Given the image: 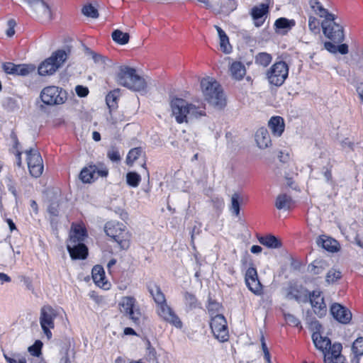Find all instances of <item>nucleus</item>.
<instances>
[{
  "label": "nucleus",
  "mask_w": 363,
  "mask_h": 363,
  "mask_svg": "<svg viewBox=\"0 0 363 363\" xmlns=\"http://www.w3.org/2000/svg\"><path fill=\"white\" fill-rule=\"evenodd\" d=\"M210 326L216 339L220 342L227 341L228 339V329L227 322L223 315L218 314L212 317Z\"/></svg>",
  "instance_id": "nucleus-12"
},
{
  "label": "nucleus",
  "mask_w": 363,
  "mask_h": 363,
  "mask_svg": "<svg viewBox=\"0 0 363 363\" xmlns=\"http://www.w3.org/2000/svg\"><path fill=\"white\" fill-rule=\"evenodd\" d=\"M33 9L40 16L48 18L51 17V11L48 5L43 0H25Z\"/></svg>",
  "instance_id": "nucleus-20"
},
{
  "label": "nucleus",
  "mask_w": 363,
  "mask_h": 363,
  "mask_svg": "<svg viewBox=\"0 0 363 363\" xmlns=\"http://www.w3.org/2000/svg\"><path fill=\"white\" fill-rule=\"evenodd\" d=\"M259 243L269 248L277 249L281 247V242L278 238L272 235H269L258 238Z\"/></svg>",
  "instance_id": "nucleus-31"
},
{
  "label": "nucleus",
  "mask_w": 363,
  "mask_h": 363,
  "mask_svg": "<svg viewBox=\"0 0 363 363\" xmlns=\"http://www.w3.org/2000/svg\"><path fill=\"white\" fill-rule=\"evenodd\" d=\"M35 67L33 65L22 64L16 65L15 75L27 76L35 72Z\"/></svg>",
  "instance_id": "nucleus-32"
},
{
  "label": "nucleus",
  "mask_w": 363,
  "mask_h": 363,
  "mask_svg": "<svg viewBox=\"0 0 363 363\" xmlns=\"http://www.w3.org/2000/svg\"><path fill=\"white\" fill-rule=\"evenodd\" d=\"M323 248L330 252H337L339 250V244L335 239L327 236H321L317 241Z\"/></svg>",
  "instance_id": "nucleus-25"
},
{
  "label": "nucleus",
  "mask_w": 363,
  "mask_h": 363,
  "mask_svg": "<svg viewBox=\"0 0 363 363\" xmlns=\"http://www.w3.org/2000/svg\"><path fill=\"white\" fill-rule=\"evenodd\" d=\"M334 362H335V358L331 354H330L329 353L325 354V356H324V362L325 363H334Z\"/></svg>",
  "instance_id": "nucleus-64"
},
{
  "label": "nucleus",
  "mask_w": 363,
  "mask_h": 363,
  "mask_svg": "<svg viewBox=\"0 0 363 363\" xmlns=\"http://www.w3.org/2000/svg\"><path fill=\"white\" fill-rule=\"evenodd\" d=\"M148 290L155 303L158 315L167 323L177 328H182V322L174 310L167 304L165 296L160 286L156 284H150Z\"/></svg>",
  "instance_id": "nucleus-1"
},
{
  "label": "nucleus",
  "mask_w": 363,
  "mask_h": 363,
  "mask_svg": "<svg viewBox=\"0 0 363 363\" xmlns=\"http://www.w3.org/2000/svg\"><path fill=\"white\" fill-rule=\"evenodd\" d=\"M16 23L13 19H9L7 21L8 28L6 30V34L8 37H12L15 34V26Z\"/></svg>",
  "instance_id": "nucleus-53"
},
{
  "label": "nucleus",
  "mask_w": 363,
  "mask_h": 363,
  "mask_svg": "<svg viewBox=\"0 0 363 363\" xmlns=\"http://www.w3.org/2000/svg\"><path fill=\"white\" fill-rule=\"evenodd\" d=\"M220 47L224 53L229 54L232 51V47L229 43L228 35L225 38L220 39Z\"/></svg>",
  "instance_id": "nucleus-49"
},
{
  "label": "nucleus",
  "mask_w": 363,
  "mask_h": 363,
  "mask_svg": "<svg viewBox=\"0 0 363 363\" xmlns=\"http://www.w3.org/2000/svg\"><path fill=\"white\" fill-rule=\"evenodd\" d=\"M329 348L330 350L328 353L335 358V361L339 359V357H345L344 356L341 355L342 346L340 343H334L333 345H330Z\"/></svg>",
  "instance_id": "nucleus-42"
},
{
  "label": "nucleus",
  "mask_w": 363,
  "mask_h": 363,
  "mask_svg": "<svg viewBox=\"0 0 363 363\" xmlns=\"http://www.w3.org/2000/svg\"><path fill=\"white\" fill-rule=\"evenodd\" d=\"M129 34L128 33H123L120 30H115L112 33L113 40L121 45H125L128 43L129 40Z\"/></svg>",
  "instance_id": "nucleus-35"
},
{
  "label": "nucleus",
  "mask_w": 363,
  "mask_h": 363,
  "mask_svg": "<svg viewBox=\"0 0 363 363\" xmlns=\"http://www.w3.org/2000/svg\"><path fill=\"white\" fill-rule=\"evenodd\" d=\"M116 79L119 85L134 91H146L147 83L145 79L137 74L135 69L133 67L121 66Z\"/></svg>",
  "instance_id": "nucleus-4"
},
{
  "label": "nucleus",
  "mask_w": 363,
  "mask_h": 363,
  "mask_svg": "<svg viewBox=\"0 0 363 363\" xmlns=\"http://www.w3.org/2000/svg\"><path fill=\"white\" fill-rule=\"evenodd\" d=\"M354 240L355 243L363 248V235L357 233Z\"/></svg>",
  "instance_id": "nucleus-62"
},
{
  "label": "nucleus",
  "mask_w": 363,
  "mask_h": 363,
  "mask_svg": "<svg viewBox=\"0 0 363 363\" xmlns=\"http://www.w3.org/2000/svg\"><path fill=\"white\" fill-rule=\"evenodd\" d=\"M107 156L112 162H118L121 160L120 153L118 150L114 147L108 151Z\"/></svg>",
  "instance_id": "nucleus-52"
},
{
  "label": "nucleus",
  "mask_w": 363,
  "mask_h": 363,
  "mask_svg": "<svg viewBox=\"0 0 363 363\" xmlns=\"http://www.w3.org/2000/svg\"><path fill=\"white\" fill-rule=\"evenodd\" d=\"M86 52L91 57L95 63L106 64V61L108 60L106 57L96 53L87 48H86Z\"/></svg>",
  "instance_id": "nucleus-45"
},
{
  "label": "nucleus",
  "mask_w": 363,
  "mask_h": 363,
  "mask_svg": "<svg viewBox=\"0 0 363 363\" xmlns=\"http://www.w3.org/2000/svg\"><path fill=\"white\" fill-rule=\"evenodd\" d=\"M242 201V198L238 193H234L231 196V205L230 210L231 213L235 216L240 215V203Z\"/></svg>",
  "instance_id": "nucleus-34"
},
{
  "label": "nucleus",
  "mask_w": 363,
  "mask_h": 363,
  "mask_svg": "<svg viewBox=\"0 0 363 363\" xmlns=\"http://www.w3.org/2000/svg\"><path fill=\"white\" fill-rule=\"evenodd\" d=\"M59 203L52 202L48 207V212L51 216H57L59 215Z\"/></svg>",
  "instance_id": "nucleus-56"
},
{
  "label": "nucleus",
  "mask_w": 363,
  "mask_h": 363,
  "mask_svg": "<svg viewBox=\"0 0 363 363\" xmlns=\"http://www.w3.org/2000/svg\"><path fill=\"white\" fill-rule=\"evenodd\" d=\"M146 359L152 363H159L157 360V352L150 345V341L146 343Z\"/></svg>",
  "instance_id": "nucleus-37"
},
{
  "label": "nucleus",
  "mask_w": 363,
  "mask_h": 363,
  "mask_svg": "<svg viewBox=\"0 0 363 363\" xmlns=\"http://www.w3.org/2000/svg\"><path fill=\"white\" fill-rule=\"evenodd\" d=\"M312 340L315 347L323 352L326 350L330 345V340L328 337H323L319 333H313Z\"/></svg>",
  "instance_id": "nucleus-29"
},
{
  "label": "nucleus",
  "mask_w": 363,
  "mask_h": 363,
  "mask_svg": "<svg viewBox=\"0 0 363 363\" xmlns=\"http://www.w3.org/2000/svg\"><path fill=\"white\" fill-rule=\"evenodd\" d=\"M43 343L40 340H36L35 343L28 347V351L31 355L34 357H39L41 354V348Z\"/></svg>",
  "instance_id": "nucleus-46"
},
{
  "label": "nucleus",
  "mask_w": 363,
  "mask_h": 363,
  "mask_svg": "<svg viewBox=\"0 0 363 363\" xmlns=\"http://www.w3.org/2000/svg\"><path fill=\"white\" fill-rule=\"evenodd\" d=\"M308 4L311 11L314 13V14L318 16L320 18L327 19V18H331L333 15V13H329L328 11L324 8L318 0H309Z\"/></svg>",
  "instance_id": "nucleus-22"
},
{
  "label": "nucleus",
  "mask_w": 363,
  "mask_h": 363,
  "mask_svg": "<svg viewBox=\"0 0 363 363\" xmlns=\"http://www.w3.org/2000/svg\"><path fill=\"white\" fill-rule=\"evenodd\" d=\"M143 150L141 147H135L131 149L126 157V163L128 165H132L133 162L140 157L142 154Z\"/></svg>",
  "instance_id": "nucleus-38"
},
{
  "label": "nucleus",
  "mask_w": 363,
  "mask_h": 363,
  "mask_svg": "<svg viewBox=\"0 0 363 363\" xmlns=\"http://www.w3.org/2000/svg\"><path fill=\"white\" fill-rule=\"evenodd\" d=\"M293 203L291 196L286 194H280L277 196L275 206L279 210H289Z\"/></svg>",
  "instance_id": "nucleus-27"
},
{
  "label": "nucleus",
  "mask_w": 363,
  "mask_h": 363,
  "mask_svg": "<svg viewBox=\"0 0 363 363\" xmlns=\"http://www.w3.org/2000/svg\"><path fill=\"white\" fill-rule=\"evenodd\" d=\"M306 320L307 323H310V324L314 329L318 330L321 328V325L318 320H313L310 322V320L308 318H306Z\"/></svg>",
  "instance_id": "nucleus-61"
},
{
  "label": "nucleus",
  "mask_w": 363,
  "mask_h": 363,
  "mask_svg": "<svg viewBox=\"0 0 363 363\" xmlns=\"http://www.w3.org/2000/svg\"><path fill=\"white\" fill-rule=\"evenodd\" d=\"M289 74V65L284 61L275 62L267 72L269 84L279 86L284 84Z\"/></svg>",
  "instance_id": "nucleus-9"
},
{
  "label": "nucleus",
  "mask_w": 363,
  "mask_h": 363,
  "mask_svg": "<svg viewBox=\"0 0 363 363\" xmlns=\"http://www.w3.org/2000/svg\"><path fill=\"white\" fill-rule=\"evenodd\" d=\"M230 76L235 80H241L246 74L245 65L241 62H233L229 67Z\"/></svg>",
  "instance_id": "nucleus-23"
},
{
  "label": "nucleus",
  "mask_w": 363,
  "mask_h": 363,
  "mask_svg": "<svg viewBox=\"0 0 363 363\" xmlns=\"http://www.w3.org/2000/svg\"><path fill=\"white\" fill-rule=\"evenodd\" d=\"M330 311L333 317L340 323L347 324L352 319V313L340 303H333Z\"/></svg>",
  "instance_id": "nucleus-16"
},
{
  "label": "nucleus",
  "mask_w": 363,
  "mask_h": 363,
  "mask_svg": "<svg viewBox=\"0 0 363 363\" xmlns=\"http://www.w3.org/2000/svg\"><path fill=\"white\" fill-rule=\"evenodd\" d=\"M2 69L6 74L15 75V64L12 62H5L2 65Z\"/></svg>",
  "instance_id": "nucleus-54"
},
{
  "label": "nucleus",
  "mask_w": 363,
  "mask_h": 363,
  "mask_svg": "<svg viewBox=\"0 0 363 363\" xmlns=\"http://www.w3.org/2000/svg\"><path fill=\"white\" fill-rule=\"evenodd\" d=\"M286 298L289 300H295L297 302L307 303L308 301V291L297 285H290L286 289Z\"/></svg>",
  "instance_id": "nucleus-17"
},
{
  "label": "nucleus",
  "mask_w": 363,
  "mask_h": 363,
  "mask_svg": "<svg viewBox=\"0 0 363 363\" xmlns=\"http://www.w3.org/2000/svg\"><path fill=\"white\" fill-rule=\"evenodd\" d=\"M308 301L313 309L314 313L319 317L322 318L327 313V306L324 301V298L321 296L319 291H313L308 294Z\"/></svg>",
  "instance_id": "nucleus-15"
},
{
  "label": "nucleus",
  "mask_w": 363,
  "mask_h": 363,
  "mask_svg": "<svg viewBox=\"0 0 363 363\" xmlns=\"http://www.w3.org/2000/svg\"><path fill=\"white\" fill-rule=\"evenodd\" d=\"M104 232L118 245L121 250H127L130 247V234L123 223L113 220L108 221L105 224Z\"/></svg>",
  "instance_id": "nucleus-6"
},
{
  "label": "nucleus",
  "mask_w": 363,
  "mask_h": 363,
  "mask_svg": "<svg viewBox=\"0 0 363 363\" xmlns=\"http://www.w3.org/2000/svg\"><path fill=\"white\" fill-rule=\"evenodd\" d=\"M96 164H90L82 169L79 178L84 183H90L96 179Z\"/></svg>",
  "instance_id": "nucleus-28"
},
{
  "label": "nucleus",
  "mask_w": 363,
  "mask_h": 363,
  "mask_svg": "<svg viewBox=\"0 0 363 363\" xmlns=\"http://www.w3.org/2000/svg\"><path fill=\"white\" fill-rule=\"evenodd\" d=\"M57 315V311L50 306H44L40 310V324L48 340L52 337L50 329L55 327L54 320Z\"/></svg>",
  "instance_id": "nucleus-11"
},
{
  "label": "nucleus",
  "mask_w": 363,
  "mask_h": 363,
  "mask_svg": "<svg viewBox=\"0 0 363 363\" xmlns=\"http://www.w3.org/2000/svg\"><path fill=\"white\" fill-rule=\"evenodd\" d=\"M220 307V306L218 302L213 301L211 298L208 300L207 308L209 312L212 313L211 315L213 314L214 312L218 311Z\"/></svg>",
  "instance_id": "nucleus-55"
},
{
  "label": "nucleus",
  "mask_w": 363,
  "mask_h": 363,
  "mask_svg": "<svg viewBox=\"0 0 363 363\" xmlns=\"http://www.w3.org/2000/svg\"><path fill=\"white\" fill-rule=\"evenodd\" d=\"M335 19L334 14L331 18L324 19L321 23V27L326 38L334 43H340L344 39L343 28L335 21Z\"/></svg>",
  "instance_id": "nucleus-10"
},
{
  "label": "nucleus",
  "mask_w": 363,
  "mask_h": 363,
  "mask_svg": "<svg viewBox=\"0 0 363 363\" xmlns=\"http://www.w3.org/2000/svg\"><path fill=\"white\" fill-rule=\"evenodd\" d=\"M40 96L45 104L54 106L64 104L67 99V94L59 86H49L41 91Z\"/></svg>",
  "instance_id": "nucleus-8"
},
{
  "label": "nucleus",
  "mask_w": 363,
  "mask_h": 363,
  "mask_svg": "<svg viewBox=\"0 0 363 363\" xmlns=\"http://www.w3.org/2000/svg\"><path fill=\"white\" fill-rule=\"evenodd\" d=\"M269 6L267 4H261L255 6L251 10V16L256 27L261 26L264 23L263 18L268 13Z\"/></svg>",
  "instance_id": "nucleus-19"
},
{
  "label": "nucleus",
  "mask_w": 363,
  "mask_h": 363,
  "mask_svg": "<svg viewBox=\"0 0 363 363\" xmlns=\"http://www.w3.org/2000/svg\"><path fill=\"white\" fill-rule=\"evenodd\" d=\"M4 357L9 363H27L26 357L19 354H14L13 357H10L4 354Z\"/></svg>",
  "instance_id": "nucleus-50"
},
{
  "label": "nucleus",
  "mask_w": 363,
  "mask_h": 363,
  "mask_svg": "<svg viewBox=\"0 0 363 363\" xmlns=\"http://www.w3.org/2000/svg\"><path fill=\"white\" fill-rule=\"evenodd\" d=\"M119 90L116 89L110 91L106 97V101L109 108L114 107L116 105Z\"/></svg>",
  "instance_id": "nucleus-43"
},
{
  "label": "nucleus",
  "mask_w": 363,
  "mask_h": 363,
  "mask_svg": "<svg viewBox=\"0 0 363 363\" xmlns=\"http://www.w3.org/2000/svg\"><path fill=\"white\" fill-rule=\"evenodd\" d=\"M337 51L342 55L347 54L348 52V45L347 44L337 45Z\"/></svg>",
  "instance_id": "nucleus-60"
},
{
  "label": "nucleus",
  "mask_w": 363,
  "mask_h": 363,
  "mask_svg": "<svg viewBox=\"0 0 363 363\" xmlns=\"http://www.w3.org/2000/svg\"><path fill=\"white\" fill-rule=\"evenodd\" d=\"M245 283L248 289L254 294H259L262 291V285L258 279L257 272L255 268L249 267L245 273Z\"/></svg>",
  "instance_id": "nucleus-18"
},
{
  "label": "nucleus",
  "mask_w": 363,
  "mask_h": 363,
  "mask_svg": "<svg viewBox=\"0 0 363 363\" xmlns=\"http://www.w3.org/2000/svg\"><path fill=\"white\" fill-rule=\"evenodd\" d=\"M96 179L99 177H106L108 175V169L102 164L96 165Z\"/></svg>",
  "instance_id": "nucleus-57"
},
{
  "label": "nucleus",
  "mask_w": 363,
  "mask_h": 363,
  "mask_svg": "<svg viewBox=\"0 0 363 363\" xmlns=\"http://www.w3.org/2000/svg\"><path fill=\"white\" fill-rule=\"evenodd\" d=\"M284 315L288 324L294 327H298L300 325L301 323L299 320L293 314L284 313Z\"/></svg>",
  "instance_id": "nucleus-51"
},
{
  "label": "nucleus",
  "mask_w": 363,
  "mask_h": 363,
  "mask_svg": "<svg viewBox=\"0 0 363 363\" xmlns=\"http://www.w3.org/2000/svg\"><path fill=\"white\" fill-rule=\"evenodd\" d=\"M172 116L178 123H188L190 120L206 115L205 108L196 107L183 99L175 98L170 103Z\"/></svg>",
  "instance_id": "nucleus-2"
},
{
  "label": "nucleus",
  "mask_w": 363,
  "mask_h": 363,
  "mask_svg": "<svg viewBox=\"0 0 363 363\" xmlns=\"http://www.w3.org/2000/svg\"><path fill=\"white\" fill-rule=\"evenodd\" d=\"M27 155V163L30 174L35 177H39L43 172V159L37 150L30 148L26 152Z\"/></svg>",
  "instance_id": "nucleus-14"
},
{
  "label": "nucleus",
  "mask_w": 363,
  "mask_h": 363,
  "mask_svg": "<svg viewBox=\"0 0 363 363\" xmlns=\"http://www.w3.org/2000/svg\"><path fill=\"white\" fill-rule=\"evenodd\" d=\"M92 279L94 283L104 289H107V283L104 281L105 279V272L104 268L100 265H96L92 269Z\"/></svg>",
  "instance_id": "nucleus-24"
},
{
  "label": "nucleus",
  "mask_w": 363,
  "mask_h": 363,
  "mask_svg": "<svg viewBox=\"0 0 363 363\" xmlns=\"http://www.w3.org/2000/svg\"><path fill=\"white\" fill-rule=\"evenodd\" d=\"M308 27L309 29L314 33H318L320 32V22L314 16H310L308 18Z\"/></svg>",
  "instance_id": "nucleus-47"
},
{
  "label": "nucleus",
  "mask_w": 363,
  "mask_h": 363,
  "mask_svg": "<svg viewBox=\"0 0 363 363\" xmlns=\"http://www.w3.org/2000/svg\"><path fill=\"white\" fill-rule=\"evenodd\" d=\"M341 272L336 269H332L328 271L326 274V281L328 283H333L337 279H340Z\"/></svg>",
  "instance_id": "nucleus-48"
},
{
  "label": "nucleus",
  "mask_w": 363,
  "mask_h": 363,
  "mask_svg": "<svg viewBox=\"0 0 363 363\" xmlns=\"http://www.w3.org/2000/svg\"><path fill=\"white\" fill-rule=\"evenodd\" d=\"M255 141L260 149L268 147L271 145V138L268 130L265 128H259L255 133Z\"/></svg>",
  "instance_id": "nucleus-21"
},
{
  "label": "nucleus",
  "mask_w": 363,
  "mask_h": 363,
  "mask_svg": "<svg viewBox=\"0 0 363 363\" xmlns=\"http://www.w3.org/2000/svg\"><path fill=\"white\" fill-rule=\"evenodd\" d=\"M327 267L326 262L323 259L315 260L311 265L308 267V271L315 274H321L323 270Z\"/></svg>",
  "instance_id": "nucleus-33"
},
{
  "label": "nucleus",
  "mask_w": 363,
  "mask_h": 363,
  "mask_svg": "<svg viewBox=\"0 0 363 363\" xmlns=\"http://www.w3.org/2000/svg\"><path fill=\"white\" fill-rule=\"evenodd\" d=\"M269 127L274 135L280 136L284 130V120L280 116H274L269 121Z\"/></svg>",
  "instance_id": "nucleus-26"
},
{
  "label": "nucleus",
  "mask_w": 363,
  "mask_h": 363,
  "mask_svg": "<svg viewBox=\"0 0 363 363\" xmlns=\"http://www.w3.org/2000/svg\"><path fill=\"white\" fill-rule=\"evenodd\" d=\"M135 299L132 296H124L120 301L118 306L120 311L133 320L138 323L141 316L140 311L135 308Z\"/></svg>",
  "instance_id": "nucleus-13"
},
{
  "label": "nucleus",
  "mask_w": 363,
  "mask_h": 363,
  "mask_svg": "<svg viewBox=\"0 0 363 363\" xmlns=\"http://www.w3.org/2000/svg\"><path fill=\"white\" fill-rule=\"evenodd\" d=\"M85 230L79 225L72 226L67 241V248L70 257L74 259H84L88 255V249L84 244Z\"/></svg>",
  "instance_id": "nucleus-5"
},
{
  "label": "nucleus",
  "mask_w": 363,
  "mask_h": 363,
  "mask_svg": "<svg viewBox=\"0 0 363 363\" xmlns=\"http://www.w3.org/2000/svg\"><path fill=\"white\" fill-rule=\"evenodd\" d=\"M274 25L279 29H291L295 25V21L285 18H279L275 21Z\"/></svg>",
  "instance_id": "nucleus-40"
},
{
  "label": "nucleus",
  "mask_w": 363,
  "mask_h": 363,
  "mask_svg": "<svg viewBox=\"0 0 363 363\" xmlns=\"http://www.w3.org/2000/svg\"><path fill=\"white\" fill-rule=\"evenodd\" d=\"M325 48L331 53H336L337 52V46L331 42H325L324 44Z\"/></svg>",
  "instance_id": "nucleus-59"
},
{
  "label": "nucleus",
  "mask_w": 363,
  "mask_h": 363,
  "mask_svg": "<svg viewBox=\"0 0 363 363\" xmlns=\"http://www.w3.org/2000/svg\"><path fill=\"white\" fill-rule=\"evenodd\" d=\"M67 54L65 50H58L45 60L38 67V72L41 76L53 74L67 60Z\"/></svg>",
  "instance_id": "nucleus-7"
},
{
  "label": "nucleus",
  "mask_w": 363,
  "mask_h": 363,
  "mask_svg": "<svg viewBox=\"0 0 363 363\" xmlns=\"http://www.w3.org/2000/svg\"><path fill=\"white\" fill-rule=\"evenodd\" d=\"M11 278L7 274L0 272V281L1 284H4L5 282H10Z\"/></svg>",
  "instance_id": "nucleus-63"
},
{
  "label": "nucleus",
  "mask_w": 363,
  "mask_h": 363,
  "mask_svg": "<svg viewBox=\"0 0 363 363\" xmlns=\"http://www.w3.org/2000/svg\"><path fill=\"white\" fill-rule=\"evenodd\" d=\"M82 13L84 16L93 18H96L99 16L97 9L91 4L85 5L82 9Z\"/></svg>",
  "instance_id": "nucleus-44"
},
{
  "label": "nucleus",
  "mask_w": 363,
  "mask_h": 363,
  "mask_svg": "<svg viewBox=\"0 0 363 363\" xmlns=\"http://www.w3.org/2000/svg\"><path fill=\"white\" fill-rule=\"evenodd\" d=\"M272 60V55L267 52H259L255 56V62L264 67L270 64Z\"/></svg>",
  "instance_id": "nucleus-36"
},
{
  "label": "nucleus",
  "mask_w": 363,
  "mask_h": 363,
  "mask_svg": "<svg viewBox=\"0 0 363 363\" xmlns=\"http://www.w3.org/2000/svg\"><path fill=\"white\" fill-rule=\"evenodd\" d=\"M352 354L363 355V337H357L351 347Z\"/></svg>",
  "instance_id": "nucleus-41"
},
{
  "label": "nucleus",
  "mask_w": 363,
  "mask_h": 363,
  "mask_svg": "<svg viewBox=\"0 0 363 363\" xmlns=\"http://www.w3.org/2000/svg\"><path fill=\"white\" fill-rule=\"evenodd\" d=\"M184 303L186 311H190L199 308L200 305L196 296L189 291L184 293Z\"/></svg>",
  "instance_id": "nucleus-30"
},
{
  "label": "nucleus",
  "mask_w": 363,
  "mask_h": 363,
  "mask_svg": "<svg viewBox=\"0 0 363 363\" xmlns=\"http://www.w3.org/2000/svg\"><path fill=\"white\" fill-rule=\"evenodd\" d=\"M75 91H76L77 94L80 97H84V96H87V94H89L88 89L86 87L81 86V85H77L76 86Z\"/></svg>",
  "instance_id": "nucleus-58"
},
{
  "label": "nucleus",
  "mask_w": 363,
  "mask_h": 363,
  "mask_svg": "<svg viewBox=\"0 0 363 363\" xmlns=\"http://www.w3.org/2000/svg\"><path fill=\"white\" fill-rule=\"evenodd\" d=\"M201 89L205 100L214 107L221 109L226 100L220 84L212 77H206L201 81Z\"/></svg>",
  "instance_id": "nucleus-3"
},
{
  "label": "nucleus",
  "mask_w": 363,
  "mask_h": 363,
  "mask_svg": "<svg viewBox=\"0 0 363 363\" xmlns=\"http://www.w3.org/2000/svg\"><path fill=\"white\" fill-rule=\"evenodd\" d=\"M141 180L140 175L135 172H130L126 174L127 184L132 187H137Z\"/></svg>",
  "instance_id": "nucleus-39"
}]
</instances>
